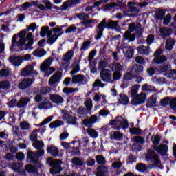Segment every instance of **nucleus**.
Here are the masks:
<instances>
[{
	"label": "nucleus",
	"instance_id": "f704fd0d",
	"mask_svg": "<svg viewBox=\"0 0 176 176\" xmlns=\"http://www.w3.org/2000/svg\"><path fill=\"white\" fill-rule=\"evenodd\" d=\"M87 133L92 138H97V137H98V132H97V131H96L94 129H92V128L87 129Z\"/></svg>",
	"mask_w": 176,
	"mask_h": 176
},
{
	"label": "nucleus",
	"instance_id": "c85d7f7f",
	"mask_svg": "<svg viewBox=\"0 0 176 176\" xmlns=\"http://www.w3.org/2000/svg\"><path fill=\"white\" fill-rule=\"evenodd\" d=\"M119 25V21L110 20L107 23V28H110L111 30H115Z\"/></svg>",
	"mask_w": 176,
	"mask_h": 176
},
{
	"label": "nucleus",
	"instance_id": "a211bd4d",
	"mask_svg": "<svg viewBox=\"0 0 176 176\" xmlns=\"http://www.w3.org/2000/svg\"><path fill=\"white\" fill-rule=\"evenodd\" d=\"M51 101L55 104H63L64 102V99L60 95L52 94L50 97Z\"/></svg>",
	"mask_w": 176,
	"mask_h": 176
},
{
	"label": "nucleus",
	"instance_id": "f8f14e48",
	"mask_svg": "<svg viewBox=\"0 0 176 176\" xmlns=\"http://www.w3.org/2000/svg\"><path fill=\"white\" fill-rule=\"evenodd\" d=\"M61 79V73L57 72L55 74L52 75L49 80V85L50 86H52V85H56V83H58L60 82V80Z\"/></svg>",
	"mask_w": 176,
	"mask_h": 176
},
{
	"label": "nucleus",
	"instance_id": "473e14b6",
	"mask_svg": "<svg viewBox=\"0 0 176 176\" xmlns=\"http://www.w3.org/2000/svg\"><path fill=\"white\" fill-rule=\"evenodd\" d=\"M28 156L31 162H33V163H36V162H38L39 159L38 155H36V153H34L32 151L29 152Z\"/></svg>",
	"mask_w": 176,
	"mask_h": 176
},
{
	"label": "nucleus",
	"instance_id": "37998d69",
	"mask_svg": "<svg viewBox=\"0 0 176 176\" xmlns=\"http://www.w3.org/2000/svg\"><path fill=\"white\" fill-rule=\"evenodd\" d=\"M45 144H43V141H39V140H36L34 143H33V146L34 148H35L36 149H42V148H43Z\"/></svg>",
	"mask_w": 176,
	"mask_h": 176
},
{
	"label": "nucleus",
	"instance_id": "4d7b16f0",
	"mask_svg": "<svg viewBox=\"0 0 176 176\" xmlns=\"http://www.w3.org/2000/svg\"><path fill=\"white\" fill-rule=\"evenodd\" d=\"M10 87V83L8 81L0 82V89H9Z\"/></svg>",
	"mask_w": 176,
	"mask_h": 176
},
{
	"label": "nucleus",
	"instance_id": "aec40b11",
	"mask_svg": "<svg viewBox=\"0 0 176 176\" xmlns=\"http://www.w3.org/2000/svg\"><path fill=\"white\" fill-rule=\"evenodd\" d=\"M144 71V67L135 64L131 67L129 68V72H132L133 74H141Z\"/></svg>",
	"mask_w": 176,
	"mask_h": 176
},
{
	"label": "nucleus",
	"instance_id": "4c0bfd02",
	"mask_svg": "<svg viewBox=\"0 0 176 176\" xmlns=\"http://www.w3.org/2000/svg\"><path fill=\"white\" fill-rule=\"evenodd\" d=\"M63 124H64V122L61 121V120H56L52 122L50 124V127L51 129H56L57 127H60V126H63Z\"/></svg>",
	"mask_w": 176,
	"mask_h": 176
},
{
	"label": "nucleus",
	"instance_id": "49530a36",
	"mask_svg": "<svg viewBox=\"0 0 176 176\" xmlns=\"http://www.w3.org/2000/svg\"><path fill=\"white\" fill-rule=\"evenodd\" d=\"M112 137L114 140H118V141H120V140L123 139V133L119 131H114L113 133Z\"/></svg>",
	"mask_w": 176,
	"mask_h": 176
},
{
	"label": "nucleus",
	"instance_id": "2f4dec72",
	"mask_svg": "<svg viewBox=\"0 0 176 176\" xmlns=\"http://www.w3.org/2000/svg\"><path fill=\"white\" fill-rule=\"evenodd\" d=\"M32 54L35 57H43L46 54V51L43 49H37L33 52Z\"/></svg>",
	"mask_w": 176,
	"mask_h": 176
},
{
	"label": "nucleus",
	"instance_id": "864d4df0",
	"mask_svg": "<svg viewBox=\"0 0 176 176\" xmlns=\"http://www.w3.org/2000/svg\"><path fill=\"white\" fill-rule=\"evenodd\" d=\"M129 131L131 133V134H134L135 135H140V134H141V130L140 128H129Z\"/></svg>",
	"mask_w": 176,
	"mask_h": 176
},
{
	"label": "nucleus",
	"instance_id": "4468645a",
	"mask_svg": "<svg viewBox=\"0 0 176 176\" xmlns=\"http://www.w3.org/2000/svg\"><path fill=\"white\" fill-rule=\"evenodd\" d=\"M31 85H32V80L31 78H28L21 82L19 84L18 87L21 90H24V89H27L28 87H30Z\"/></svg>",
	"mask_w": 176,
	"mask_h": 176
},
{
	"label": "nucleus",
	"instance_id": "5fc2aeb1",
	"mask_svg": "<svg viewBox=\"0 0 176 176\" xmlns=\"http://www.w3.org/2000/svg\"><path fill=\"white\" fill-rule=\"evenodd\" d=\"M25 170H26V171H28V173H38V170H36V168H35L32 165L26 166Z\"/></svg>",
	"mask_w": 176,
	"mask_h": 176
},
{
	"label": "nucleus",
	"instance_id": "bf43d9fd",
	"mask_svg": "<svg viewBox=\"0 0 176 176\" xmlns=\"http://www.w3.org/2000/svg\"><path fill=\"white\" fill-rule=\"evenodd\" d=\"M67 124H75L76 123V118L69 116V118L66 120Z\"/></svg>",
	"mask_w": 176,
	"mask_h": 176
},
{
	"label": "nucleus",
	"instance_id": "2eb2a0df",
	"mask_svg": "<svg viewBox=\"0 0 176 176\" xmlns=\"http://www.w3.org/2000/svg\"><path fill=\"white\" fill-rule=\"evenodd\" d=\"M108 167L107 166H98L97 168V172L96 173V176H109L108 175Z\"/></svg>",
	"mask_w": 176,
	"mask_h": 176
},
{
	"label": "nucleus",
	"instance_id": "f257e3e1",
	"mask_svg": "<svg viewBox=\"0 0 176 176\" xmlns=\"http://www.w3.org/2000/svg\"><path fill=\"white\" fill-rule=\"evenodd\" d=\"M25 35H27V31L23 30L17 34H14L12 38V49H14V47H21L25 45Z\"/></svg>",
	"mask_w": 176,
	"mask_h": 176
},
{
	"label": "nucleus",
	"instance_id": "79ce46f5",
	"mask_svg": "<svg viewBox=\"0 0 176 176\" xmlns=\"http://www.w3.org/2000/svg\"><path fill=\"white\" fill-rule=\"evenodd\" d=\"M129 127V123L127 122L126 120L122 118V122L120 124L119 126L116 128V130H120V129H127Z\"/></svg>",
	"mask_w": 176,
	"mask_h": 176
},
{
	"label": "nucleus",
	"instance_id": "9d476101",
	"mask_svg": "<svg viewBox=\"0 0 176 176\" xmlns=\"http://www.w3.org/2000/svg\"><path fill=\"white\" fill-rule=\"evenodd\" d=\"M147 157L152 160L153 163H155V166H159L160 164V160H159V157L155 154V151L153 150H150L148 152Z\"/></svg>",
	"mask_w": 176,
	"mask_h": 176
},
{
	"label": "nucleus",
	"instance_id": "393cba45",
	"mask_svg": "<svg viewBox=\"0 0 176 176\" xmlns=\"http://www.w3.org/2000/svg\"><path fill=\"white\" fill-rule=\"evenodd\" d=\"M85 80V76L82 74H77L72 77V83H82Z\"/></svg>",
	"mask_w": 176,
	"mask_h": 176
},
{
	"label": "nucleus",
	"instance_id": "de8ad7c7",
	"mask_svg": "<svg viewBox=\"0 0 176 176\" xmlns=\"http://www.w3.org/2000/svg\"><path fill=\"white\" fill-rule=\"evenodd\" d=\"M92 86L93 87H105V84H104L101 80L96 79Z\"/></svg>",
	"mask_w": 176,
	"mask_h": 176
},
{
	"label": "nucleus",
	"instance_id": "b1692460",
	"mask_svg": "<svg viewBox=\"0 0 176 176\" xmlns=\"http://www.w3.org/2000/svg\"><path fill=\"white\" fill-rule=\"evenodd\" d=\"M31 100L28 98H21L18 103L17 107L18 108H23V107H26V105L30 102Z\"/></svg>",
	"mask_w": 176,
	"mask_h": 176
},
{
	"label": "nucleus",
	"instance_id": "338daca9",
	"mask_svg": "<svg viewBox=\"0 0 176 176\" xmlns=\"http://www.w3.org/2000/svg\"><path fill=\"white\" fill-rule=\"evenodd\" d=\"M109 113H111V111L108 109H102L99 111V115H100V116H108Z\"/></svg>",
	"mask_w": 176,
	"mask_h": 176
},
{
	"label": "nucleus",
	"instance_id": "423d86ee",
	"mask_svg": "<svg viewBox=\"0 0 176 176\" xmlns=\"http://www.w3.org/2000/svg\"><path fill=\"white\" fill-rule=\"evenodd\" d=\"M146 100V94L141 92L138 94L131 100L132 105H140L144 104Z\"/></svg>",
	"mask_w": 176,
	"mask_h": 176
},
{
	"label": "nucleus",
	"instance_id": "5701e85b",
	"mask_svg": "<svg viewBox=\"0 0 176 176\" xmlns=\"http://www.w3.org/2000/svg\"><path fill=\"white\" fill-rule=\"evenodd\" d=\"M123 38L126 41H129V42H133L135 39V34H131V32L126 30L123 34Z\"/></svg>",
	"mask_w": 176,
	"mask_h": 176
},
{
	"label": "nucleus",
	"instance_id": "e433bc0d",
	"mask_svg": "<svg viewBox=\"0 0 176 176\" xmlns=\"http://www.w3.org/2000/svg\"><path fill=\"white\" fill-rule=\"evenodd\" d=\"M139 28H141V24L138 23L135 25V23H131L129 24L128 30H129L130 32H134L135 30H138Z\"/></svg>",
	"mask_w": 176,
	"mask_h": 176
},
{
	"label": "nucleus",
	"instance_id": "603ef678",
	"mask_svg": "<svg viewBox=\"0 0 176 176\" xmlns=\"http://www.w3.org/2000/svg\"><path fill=\"white\" fill-rule=\"evenodd\" d=\"M173 19V16H171V14H168L164 19V24L165 25H168L170 23H171V19Z\"/></svg>",
	"mask_w": 176,
	"mask_h": 176
},
{
	"label": "nucleus",
	"instance_id": "c03bdc74",
	"mask_svg": "<svg viewBox=\"0 0 176 176\" xmlns=\"http://www.w3.org/2000/svg\"><path fill=\"white\" fill-rule=\"evenodd\" d=\"M76 17L79 19V20H82V21H86L89 17V14L83 12L76 14Z\"/></svg>",
	"mask_w": 176,
	"mask_h": 176
},
{
	"label": "nucleus",
	"instance_id": "6e6d98bb",
	"mask_svg": "<svg viewBox=\"0 0 176 176\" xmlns=\"http://www.w3.org/2000/svg\"><path fill=\"white\" fill-rule=\"evenodd\" d=\"M134 78V73L130 72L124 74V79L125 80H131Z\"/></svg>",
	"mask_w": 176,
	"mask_h": 176
},
{
	"label": "nucleus",
	"instance_id": "ea45409f",
	"mask_svg": "<svg viewBox=\"0 0 176 176\" xmlns=\"http://www.w3.org/2000/svg\"><path fill=\"white\" fill-rule=\"evenodd\" d=\"M96 163H98V164H100V165L105 164V163H107V160H105V158L100 155H97L96 157Z\"/></svg>",
	"mask_w": 176,
	"mask_h": 176
},
{
	"label": "nucleus",
	"instance_id": "39448f33",
	"mask_svg": "<svg viewBox=\"0 0 176 176\" xmlns=\"http://www.w3.org/2000/svg\"><path fill=\"white\" fill-rule=\"evenodd\" d=\"M100 77L102 82H105L106 83H113V80H112V72L109 69H102L100 72Z\"/></svg>",
	"mask_w": 176,
	"mask_h": 176
},
{
	"label": "nucleus",
	"instance_id": "7ed1b4c3",
	"mask_svg": "<svg viewBox=\"0 0 176 176\" xmlns=\"http://www.w3.org/2000/svg\"><path fill=\"white\" fill-rule=\"evenodd\" d=\"M137 3L133 1H129L127 3V7L129 10L124 11V15L126 17H134L136 14L140 13V8L136 7Z\"/></svg>",
	"mask_w": 176,
	"mask_h": 176
},
{
	"label": "nucleus",
	"instance_id": "c9c22d12",
	"mask_svg": "<svg viewBox=\"0 0 176 176\" xmlns=\"http://www.w3.org/2000/svg\"><path fill=\"white\" fill-rule=\"evenodd\" d=\"M122 120H123V117L117 116L114 120H111L109 124V126H118V124H120Z\"/></svg>",
	"mask_w": 176,
	"mask_h": 176
},
{
	"label": "nucleus",
	"instance_id": "0eeeda50",
	"mask_svg": "<svg viewBox=\"0 0 176 176\" xmlns=\"http://www.w3.org/2000/svg\"><path fill=\"white\" fill-rule=\"evenodd\" d=\"M32 74H37L36 71L34 70V65H29L22 69V76H30Z\"/></svg>",
	"mask_w": 176,
	"mask_h": 176
},
{
	"label": "nucleus",
	"instance_id": "bb28decb",
	"mask_svg": "<svg viewBox=\"0 0 176 176\" xmlns=\"http://www.w3.org/2000/svg\"><path fill=\"white\" fill-rule=\"evenodd\" d=\"M72 163L73 164V167H82L84 164L83 161L78 157L72 158Z\"/></svg>",
	"mask_w": 176,
	"mask_h": 176
},
{
	"label": "nucleus",
	"instance_id": "72a5a7b5",
	"mask_svg": "<svg viewBox=\"0 0 176 176\" xmlns=\"http://www.w3.org/2000/svg\"><path fill=\"white\" fill-rule=\"evenodd\" d=\"M165 16H166V11H164V10H160L156 12L155 17L157 20H163Z\"/></svg>",
	"mask_w": 176,
	"mask_h": 176
},
{
	"label": "nucleus",
	"instance_id": "13d9d810",
	"mask_svg": "<svg viewBox=\"0 0 176 176\" xmlns=\"http://www.w3.org/2000/svg\"><path fill=\"white\" fill-rule=\"evenodd\" d=\"M122 78V74L119 72H115L113 73V82H115V80H119Z\"/></svg>",
	"mask_w": 176,
	"mask_h": 176
},
{
	"label": "nucleus",
	"instance_id": "c756f323",
	"mask_svg": "<svg viewBox=\"0 0 176 176\" xmlns=\"http://www.w3.org/2000/svg\"><path fill=\"white\" fill-rule=\"evenodd\" d=\"M167 61V57L164 55H162L160 56H157L154 60L153 62L155 64H163V63H166Z\"/></svg>",
	"mask_w": 176,
	"mask_h": 176
},
{
	"label": "nucleus",
	"instance_id": "a18cd8bd",
	"mask_svg": "<svg viewBox=\"0 0 176 176\" xmlns=\"http://www.w3.org/2000/svg\"><path fill=\"white\" fill-rule=\"evenodd\" d=\"M153 82H154V83H156V85H164V83H166V78H158L157 77H153Z\"/></svg>",
	"mask_w": 176,
	"mask_h": 176
},
{
	"label": "nucleus",
	"instance_id": "cd10ccee",
	"mask_svg": "<svg viewBox=\"0 0 176 176\" xmlns=\"http://www.w3.org/2000/svg\"><path fill=\"white\" fill-rule=\"evenodd\" d=\"M175 43V41H174V39L170 38L168 40H166L165 48L166 49V50H173Z\"/></svg>",
	"mask_w": 176,
	"mask_h": 176
},
{
	"label": "nucleus",
	"instance_id": "774afa93",
	"mask_svg": "<svg viewBox=\"0 0 176 176\" xmlns=\"http://www.w3.org/2000/svg\"><path fill=\"white\" fill-rule=\"evenodd\" d=\"M90 41H87L82 43L80 50H87L89 46H90Z\"/></svg>",
	"mask_w": 176,
	"mask_h": 176
},
{
	"label": "nucleus",
	"instance_id": "3c124183",
	"mask_svg": "<svg viewBox=\"0 0 176 176\" xmlns=\"http://www.w3.org/2000/svg\"><path fill=\"white\" fill-rule=\"evenodd\" d=\"M37 3L36 1H32V2H25L22 5V8L23 9H28V8H31V6H36Z\"/></svg>",
	"mask_w": 176,
	"mask_h": 176
},
{
	"label": "nucleus",
	"instance_id": "412c9836",
	"mask_svg": "<svg viewBox=\"0 0 176 176\" xmlns=\"http://www.w3.org/2000/svg\"><path fill=\"white\" fill-rule=\"evenodd\" d=\"M110 68L113 72H120L122 69V65L117 62H113L110 65Z\"/></svg>",
	"mask_w": 176,
	"mask_h": 176
},
{
	"label": "nucleus",
	"instance_id": "58836bf2",
	"mask_svg": "<svg viewBox=\"0 0 176 176\" xmlns=\"http://www.w3.org/2000/svg\"><path fill=\"white\" fill-rule=\"evenodd\" d=\"M156 88L147 84H144L142 87V91H155Z\"/></svg>",
	"mask_w": 176,
	"mask_h": 176
},
{
	"label": "nucleus",
	"instance_id": "8fccbe9b",
	"mask_svg": "<svg viewBox=\"0 0 176 176\" xmlns=\"http://www.w3.org/2000/svg\"><path fill=\"white\" fill-rule=\"evenodd\" d=\"M136 170L140 173H144V171H146V165L142 163L138 164L136 165Z\"/></svg>",
	"mask_w": 176,
	"mask_h": 176
},
{
	"label": "nucleus",
	"instance_id": "dca6fc26",
	"mask_svg": "<svg viewBox=\"0 0 176 176\" xmlns=\"http://www.w3.org/2000/svg\"><path fill=\"white\" fill-rule=\"evenodd\" d=\"M47 152L50 153L54 157H57L58 156V153H60V151L55 146H49L47 147Z\"/></svg>",
	"mask_w": 176,
	"mask_h": 176
},
{
	"label": "nucleus",
	"instance_id": "6ab92c4d",
	"mask_svg": "<svg viewBox=\"0 0 176 176\" xmlns=\"http://www.w3.org/2000/svg\"><path fill=\"white\" fill-rule=\"evenodd\" d=\"M130 100L129 99V96L124 94H120L118 96V102L122 104V105H127L129 104Z\"/></svg>",
	"mask_w": 176,
	"mask_h": 176
},
{
	"label": "nucleus",
	"instance_id": "052dcab7",
	"mask_svg": "<svg viewBox=\"0 0 176 176\" xmlns=\"http://www.w3.org/2000/svg\"><path fill=\"white\" fill-rule=\"evenodd\" d=\"M47 30H50L49 27H43L41 28V32H40V35L43 38L46 36V34L47 33Z\"/></svg>",
	"mask_w": 176,
	"mask_h": 176
},
{
	"label": "nucleus",
	"instance_id": "7c9ffc66",
	"mask_svg": "<svg viewBox=\"0 0 176 176\" xmlns=\"http://www.w3.org/2000/svg\"><path fill=\"white\" fill-rule=\"evenodd\" d=\"M12 170H14L15 173H20L23 169V164L21 163L15 162L11 165Z\"/></svg>",
	"mask_w": 176,
	"mask_h": 176
},
{
	"label": "nucleus",
	"instance_id": "69168bd1",
	"mask_svg": "<svg viewBox=\"0 0 176 176\" xmlns=\"http://www.w3.org/2000/svg\"><path fill=\"white\" fill-rule=\"evenodd\" d=\"M111 166L113 168H120V167H122V162L120 161H116L113 162Z\"/></svg>",
	"mask_w": 176,
	"mask_h": 176
},
{
	"label": "nucleus",
	"instance_id": "a878e982",
	"mask_svg": "<svg viewBox=\"0 0 176 176\" xmlns=\"http://www.w3.org/2000/svg\"><path fill=\"white\" fill-rule=\"evenodd\" d=\"M72 57H74V50H69L63 56V61L65 63H69L72 60Z\"/></svg>",
	"mask_w": 176,
	"mask_h": 176
},
{
	"label": "nucleus",
	"instance_id": "9b49d317",
	"mask_svg": "<svg viewBox=\"0 0 176 176\" xmlns=\"http://www.w3.org/2000/svg\"><path fill=\"white\" fill-rule=\"evenodd\" d=\"M154 149L158 152L160 155H162V156L167 155V152H168V146L161 144L159 146V147L154 146Z\"/></svg>",
	"mask_w": 176,
	"mask_h": 176
},
{
	"label": "nucleus",
	"instance_id": "ddd939ff",
	"mask_svg": "<svg viewBox=\"0 0 176 176\" xmlns=\"http://www.w3.org/2000/svg\"><path fill=\"white\" fill-rule=\"evenodd\" d=\"M140 87H141V86H140V85L136 84L130 88L129 94L131 98L133 99L138 94V91H140Z\"/></svg>",
	"mask_w": 176,
	"mask_h": 176
},
{
	"label": "nucleus",
	"instance_id": "1a4fd4ad",
	"mask_svg": "<svg viewBox=\"0 0 176 176\" xmlns=\"http://www.w3.org/2000/svg\"><path fill=\"white\" fill-rule=\"evenodd\" d=\"M171 34H173V30L171 28L163 27L160 30V36H161L162 39H165L167 36H170Z\"/></svg>",
	"mask_w": 176,
	"mask_h": 176
},
{
	"label": "nucleus",
	"instance_id": "4be33fe9",
	"mask_svg": "<svg viewBox=\"0 0 176 176\" xmlns=\"http://www.w3.org/2000/svg\"><path fill=\"white\" fill-rule=\"evenodd\" d=\"M137 50L140 54L143 56H148V54H149V47L145 45H140L138 47Z\"/></svg>",
	"mask_w": 176,
	"mask_h": 176
},
{
	"label": "nucleus",
	"instance_id": "a19ab883",
	"mask_svg": "<svg viewBox=\"0 0 176 176\" xmlns=\"http://www.w3.org/2000/svg\"><path fill=\"white\" fill-rule=\"evenodd\" d=\"M108 67V62L107 60H100L98 63V69L99 71H102V69H105L104 68Z\"/></svg>",
	"mask_w": 176,
	"mask_h": 176
},
{
	"label": "nucleus",
	"instance_id": "20e7f679",
	"mask_svg": "<svg viewBox=\"0 0 176 176\" xmlns=\"http://www.w3.org/2000/svg\"><path fill=\"white\" fill-rule=\"evenodd\" d=\"M47 163L52 167L50 169L51 174H57V173H60L63 170L61 167H60L62 163L61 160H53V158L50 157L47 159Z\"/></svg>",
	"mask_w": 176,
	"mask_h": 176
},
{
	"label": "nucleus",
	"instance_id": "e2e57ef3",
	"mask_svg": "<svg viewBox=\"0 0 176 176\" xmlns=\"http://www.w3.org/2000/svg\"><path fill=\"white\" fill-rule=\"evenodd\" d=\"M85 105L87 107V109H89L90 111V109L93 108V100L91 99L87 100V101L85 102Z\"/></svg>",
	"mask_w": 176,
	"mask_h": 176
},
{
	"label": "nucleus",
	"instance_id": "f03ea898",
	"mask_svg": "<svg viewBox=\"0 0 176 176\" xmlns=\"http://www.w3.org/2000/svg\"><path fill=\"white\" fill-rule=\"evenodd\" d=\"M52 64H53V58L50 57L41 65L40 70L44 72L45 76H49L56 71V67H50Z\"/></svg>",
	"mask_w": 176,
	"mask_h": 176
},
{
	"label": "nucleus",
	"instance_id": "f3484780",
	"mask_svg": "<svg viewBox=\"0 0 176 176\" xmlns=\"http://www.w3.org/2000/svg\"><path fill=\"white\" fill-rule=\"evenodd\" d=\"M157 100V94H154V95L151 96L148 100V102L146 104V107L148 108H152V107H156Z\"/></svg>",
	"mask_w": 176,
	"mask_h": 176
},
{
	"label": "nucleus",
	"instance_id": "09e8293b",
	"mask_svg": "<svg viewBox=\"0 0 176 176\" xmlns=\"http://www.w3.org/2000/svg\"><path fill=\"white\" fill-rule=\"evenodd\" d=\"M57 39H58V36H57V34H54L48 38L47 42L49 45H53Z\"/></svg>",
	"mask_w": 176,
	"mask_h": 176
},
{
	"label": "nucleus",
	"instance_id": "6e6552de",
	"mask_svg": "<svg viewBox=\"0 0 176 176\" xmlns=\"http://www.w3.org/2000/svg\"><path fill=\"white\" fill-rule=\"evenodd\" d=\"M9 60L14 67H19L21 65L23 61H24V56H11Z\"/></svg>",
	"mask_w": 176,
	"mask_h": 176
},
{
	"label": "nucleus",
	"instance_id": "0e129e2a",
	"mask_svg": "<svg viewBox=\"0 0 176 176\" xmlns=\"http://www.w3.org/2000/svg\"><path fill=\"white\" fill-rule=\"evenodd\" d=\"M169 105L172 109H174V111H176V98H173L170 100L169 102Z\"/></svg>",
	"mask_w": 176,
	"mask_h": 176
},
{
	"label": "nucleus",
	"instance_id": "680f3d73",
	"mask_svg": "<svg viewBox=\"0 0 176 176\" xmlns=\"http://www.w3.org/2000/svg\"><path fill=\"white\" fill-rule=\"evenodd\" d=\"M104 27H107V19H103L98 25V30H104Z\"/></svg>",
	"mask_w": 176,
	"mask_h": 176
}]
</instances>
